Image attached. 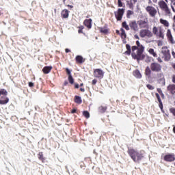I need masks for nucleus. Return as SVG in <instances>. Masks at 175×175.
<instances>
[{"label":"nucleus","mask_w":175,"mask_h":175,"mask_svg":"<svg viewBox=\"0 0 175 175\" xmlns=\"http://www.w3.org/2000/svg\"><path fill=\"white\" fill-rule=\"evenodd\" d=\"M136 46H133L131 47L132 53L131 56L133 57V59H137V61H142V59H144V46L140 44V42L137 40L136 42Z\"/></svg>","instance_id":"f257e3e1"},{"label":"nucleus","mask_w":175,"mask_h":175,"mask_svg":"<svg viewBox=\"0 0 175 175\" xmlns=\"http://www.w3.org/2000/svg\"><path fill=\"white\" fill-rule=\"evenodd\" d=\"M129 155L134 162H140L144 158V153L143 152H137L135 149H129Z\"/></svg>","instance_id":"f03ea898"},{"label":"nucleus","mask_w":175,"mask_h":175,"mask_svg":"<svg viewBox=\"0 0 175 175\" xmlns=\"http://www.w3.org/2000/svg\"><path fill=\"white\" fill-rule=\"evenodd\" d=\"M150 68L152 72H155L156 73H159V72L162 71V66L157 62L152 63Z\"/></svg>","instance_id":"7ed1b4c3"},{"label":"nucleus","mask_w":175,"mask_h":175,"mask_svg":"<svg viewBox=\"0 0 175 175\" xmlns=\"http://www.w3.org/2000/svg\"><path fill=\"white\" fill-rule=\"evenodd\" d=\"M139 36L141 38H152L153 34L152 32L148 29H142L139 31Z\"/></svg>","instance_id":"20e7f679"},{"label":"nucleus","mask_w":175,"mask_h":175,"mask_svg":"<svg viewBox=\"0 0 175 175\" xmlns=\"http://www.w3.org/2000/svg\"><path fill=\"white\" fill-rule=\"evenodd\" d=\"M161 53L163 55L162 58H164L165 61L170 60V51H169L167 47H163Z\"/></svg>","instance_id":"39448f33"},{"label":"nucleus","mask_w":175,"mask_h":175,"mask_svg":"<svg viewBox=\"0 0 175 175\" xmlns=\"http://www.w3.org/2000/svg\"><path fill=\"white\" fill-rule=\"evenodd\" d=\"M146 12L149 14L150 17H155L157 16V9L152 6H147L146 8Z\"/></svg>","instance_id":"423d86ee"},{"label":"nucleus","mask_w":175,"mask_h":175,"mask_svg":"<svg viewBox=\"0 0 175 175\" xmlns=\"http://www.w3.org/2000/svg\"><path fill=\"white\" fill-rule=\"evenodd\" d=\"M124 9L119 8L118 12H115V17L117 18L118 21H121L122 20V16H124Z\"/></svg>","instance_id":"0eeeda50"},{"label":"nucleus","mask_w":175,"mask_h":175,"mask_svg":"<svg viewBox=\"0 0 175 175\" xmlns=\"http://www.w3.org/2000/svg\"><path fill=\"white\" fill-rule=\"evenodd\" d=\"M105 72L101 69H96L94 70V77L97 79H103V76Z\"/></svg>","instance_id":"6e6552de"},{"label":"nucleus","mask_w":175,"mask_h":175,"mask_svg":"<svg viewBox=\"0 0 175 175\" xmlns=\"http://www.w3.org/2000/svg\"><path fill=\"white\" fill-rule=\"evenodd\" d=\"M139 28H146V29H148V20H141L139 21Z\"/></svg>","instance_id":"1a4fd4ad"},{"label":"nucleus","mask_w":175,"mask_h":175,"mask_svg":"<svg viewBox=\"0 0 175 175\" xmlns=\"http://www.w3.org/2000/svg\"><path fill=\"white\" fill-rule=\"evenodd\" d=\"M174 160V154H167L164 157V161H166L167 162H173Z\"/></svg>","instance_id":"9d476101"},{"label":"nucleus","mask_w":175,"mask_h":175,"mask_svg":"<svg viewBox=\"0 0 175 175\" xmlns=\"http://www.w3.org/2000/svg\"><path fill=\"white\" fill-rule=\"evenodd\" d=\"M129 27L133 31H137V23H136V21L130 22Z\"/></svg>","instance_id":"9b49d317"},{"label":"nucleus","mask_w":175,"mask_h":175,"mask_svg":"<svg viewBox=\"0 0 175 175\" xmlns=\"http://www.w3.org/2000/svg\"><path fill=\"white\" fill-rule=\"evenodd\" d=\"M92 19H86L84 21L83 24L84 25H85V27H87L88 28H92Z\"/></svg>","instance_id":"f8f14e48"},{"label":"nucleus","mask_w":175,"mask_h":175,"mask_svg":"<svg viewBox=\"0 0 175 175\" xmlns=\"http://www.w3.org/2000/svg\"><path fill=\"white\" fill-rule=\"evenodd\" d=\"M167 89V91H170V92H171V94H175V85L174 84L168 85Z\"/></svg>","instance_id":"ddd939ff"},{"label":"nucleus","mask_w":175,"mask_h":175,"mask_svg":"<svg viewBox=\"0 0 175 175\" xmlns=\"http://www.w3.org/2000/svg\"><path fill=\"white\" fill-rule=\"evenodd\" d=\"M62 17L63 18H68L69 17V11L68 10H64L62 11Z\"/></svg>","instance_id":"4468645a"},{"label":"nucleus","mask_w":175,"mask_h":175,"mask_svg":"<svg viewBox=\"0 0 175 175\" xmlns=\"http://www.w3.org/2000/svg\"><path fill=\"white\" fill-rule=\"evenodd\" d=\"M133 75L136 79H142V74L139 70H135L133 71Z\"/></svg>","instance_id":"2eb2a0df"},{"label":"nucleus","mask_w":175,"mask_h":175,"mask_svg":"<svg viewBox=\"0 0 175 175\" xmlns=\"http://www.w3.org/2000/svg\"><path fill=\"white\" fill-rule=\"evenodd\" d=\"M159 76H160L161 78L159 79V83L161 84V85H165V78L163 77V73L159 74Z\"/></svg>","instance_id":"dca6fc26"},{"label":"nucleus","mask_w":175,"mask_h":175,"mask_svg":"<svg viewBox=\"0 0 175 175\" xmlns=\"http://www.w3.org/2000/svg\"><path fill=\"white\" fill-rule=\"evenodd\" d=\"M51 69H53V67L51 66H45L42 69V72L45 74L50 73Z\"/></svg>","instance_id":"f3484780"},{"label":"nucleus","mask_w":175,"mask_h":175,"mask_svg":"<svg viewBox=\"0 0 175 175\" xmlns=\"http://www.w3.org/2000/svg\"><path fill=\"white\" fill-rule=\"evenodd\" d=\"M159 6L163 10L167 6V4L164 1H161L159 2Z\"/></svg>","instance_id":"a211bd4d"},{"label":"nucleus","mask_w":175,"mask_h":175,"mask_svg":"<svg viewBox=\"0 0 175 175\" xmlns=\"http://www.w3.org/2000/svg\"><path fill=\"white\" fill-rule=\"evenodd\" d=\"M148 53L150 54V55H152L155 58H157V57H158V55L157 54V53H155V51H154V49H150L148 50Z\"/></svg>","instance_id":"6ab92c4d"},{"label":"nucleus","mask_w":175,"mask_h":175,"mask_svg":"<svg viewBox=\"0 0 175 175\" xmlns=\"http://www.w3.org/2000/svg\"><path fill=\"white\" fill-rule=\"evenodd\" d=\"M126 48L127 51L125 52V54H126L127 55H131V53L132 52L131 49V45H129V44H126Z\"/></svg>","instance_id":"aec40b11"},{"label":"nucleus","mask_w":175,"mask_h":175,"mask_svg":"<svg viewBox=\"0 0 175 175\" xmlns=\"http://www.w3.org/2000/svg\"><path fill=\"white\" fill-rule=\"evenodd\" d=\"M167 36L168 39L172 42L173 41V36H172V31H170V29H168L167 31Z\"/></svg>","instance_id":"412c9836"},{"label":"nucleus","mask_w":175,"mask_h":175,"mask_svg":"<svg viewBox=\"0 0 175 175\" xmlns=\"http://www.w3.org/2000/svg\"><path fill=\"white\" fill-rule=\"evenodd\" d=\"M106 110H107V107L106 106H100L98 107V111L100 113H105V111H106Z\"/></svg>","instance_id":"4be33fe9"},{"label":"nucleus","mask_w":175,"mask_h":175,"mask_svg":"<svg viewBox=\"0 0 175 175\" xmlns=\"http://www.w3.org/2000/svg\"><path fill=\"white\" fill-rule=\"evenodd\" d=\"M75 103H78V105L81 104V102H83L81 100V97L79 96H75Z\"/></svg>","instance_id":"5701e85b"},{"label":"nucleus","mask_w":175,"mask_h":175,"mask_svg":"<svg viewBox=\"0 0 175 175\" xmlns=\"http://www.w3.org/2000/svg\"><path fill=\"white\" fill-rule=\"evenodd\" d=\"M160 23L163 24L165 27H169V22L164 19H160Z\"/></svg>","instance_id":"b1692460"},{"label":"nucleus","mask_w":175,"mask_h":175,"mask_svg":"<svg viewBox=\"0 0 175 175\" xmlns=\"http://www.w3.org/2000/svg\"><path fill=\"white\" fill-rule=\"evenodd\" d=\"M5 100H0V105H6L9 102V98L8 97H4Z\"/></svg>","instance_id":"393cba45"},{"label":"nucleus","mask_w":175,"mask_h":175,"mask_svg":"<svg viewBox=\"0 0 175 175\" xmlns=\"http://www.w3.org/2000/svg\"><path fill=\"white\" fill-rule=\"evenodd\" d=\"M145 73H146V76H150L151 75V68L146 67Z\"/></svg>","instance_id":"a878e982"},{"label":"nucleus","mask_w":175,"mask_h":175,"mask_svg":"<svg viewBox=\"0 0 175 175\" xmlns=\"http://www.w3.org/2000/svg\"><path fill=\"white\" fill-rule=\"evenodd\" d=\"M1 95H3L4 96H6L8 95V91L5 89H1L0 90V96Z\"/></svg>","instance_id":"bb28decb"},{"label":"nucleus","mask_w":175,"mask_h":175,"mask_svg":"<svg viewBox=\"0 0 175 175\" xmlns=\"http://www.w3.org/2000/svg\"><path fill=\"white\" fill-rule=\"evenodd\" d=\"M77 62H79V64H83V57L78 55L76 57Z\"/></svg>","instance_id":"cd10ccee"},{"label":"nucleus","mask_w":175,"mask_h":175,"mask_svg":"<svg viewBox=\"0 0 175 175\" xmlns=\"http://www.w3.org/2000/svg\"><path fill=\"white\" fill-rule=\"evenodd\" d=\"M122 27H123V28H125V29L126 30V31H129V25H128V24H126V21H124V22H123L122 23Z\"/></svg>","instance_id":"c85d7f7f"},{"label":"nucleus","mask_w":175,"mask_h":175,"mask_svg":"<svg viewBox=\"0 0 175 175\" xmlns=\"http://www.w3.org/2000/svg\"><path fill=\"white\" fill-rule=\"evenodd\" d=\"M120 31L122 39H125V38H126V33H125V30H124V29H121Z\"/></svg>","instance_id":"c756f323"},{"label":"nucleus","mask_w":175,"mask_h":175,"mask_svg":"<svg viewBox=\"0 0 175 175\" xmlns=\"http://www.w3.org/2000/svg\"><path fill=\"white\" fill-rule=\"evenodd\" d=\"M68 81L70 84H73L75 83V81L73 79V77H72V75H70V76H68Z\"/></svg>","instance_id":"7c9ffc66"},{"label":"nucleus","mask_w":175,"mask_h":175,"mask_svg":"<svg viewBox=\"0 0 175 175\" xmlns=\"http://www.w3.org/2000/svg\"><path fill=\"white\" fill-rule=\"evenodd\" d=\"M152 32L154 35H156L157 36H158V28H157V27H153Z\"/></svg>","instance_id":"2f4dec72"},{"label":"nucleus","mask_w":175,"mask_h":175,"mask_svg":"<svg viewBox=\"0 0 175 175\" xmlns=\"http://www.w3.org/2000/svg\"><path fill=\"white\" fill-rule=\"evenodd\" d=\"M100 31L102 33H107V32H108L107 29L104 28V27L100 28Z\"/></svg>","instance_id":"473e14b6"},{"label":"nucleus","mask_w":175,"mask_h":175,"mask_svg":"<svg viewBox=\"0 0 175 175\" xmlns=\"http://www.w3.org/2000/svg\"><path fill=\"white\" fill-rule=\"evenodd\" d=\"M84 117H85V118H88L90 117V112H88V111H85L83 113Z\"/></svg>","instance_id":"72a5a7b5"},{"label":"nucleus","mask_w":175,"mask_h":175,"mask_svg":"<svg viewBox=\"0 0 175 175\" xmlns=\"http://www.w3.org/2000/svg\"><path fill=\"white\" fill-rule=\"evenodd\" d=\"M157 36H159V38H161V39H163V31H162V30H159V33L157 34Z\"/></svg>","instance_id":"f704fd0d"},{"label":"nucleus","mask_w":175,"mask_h":175,"mask_svg":"<svg viewBox=\"0 0 175 175\" xmlns=\"http://www.w3.org/2000/svg\"><path fill=\"white\" fill-rule=\"evenodd\" d=\"M163 10H164V12H165L166 14H170V10L169 9V7L167 6Z\"/></svg>","instance_id":"c9c22d12"},{"label":"nucleus","mask_w":175,"mask_h":175,"mask_svg":"<svg viewBox=\"0 0 175 175\" xmlns=\"http://www.w3.org/2000/svg\"><path fill=\"white\" fill-rule=\"evenodd\" d=\"M38 159H40V161H43V152H39L38 153Z\"/></svg>","instance_id":"e433bc0d"},{"label":"nucleus","mask_w":175,"mask_h":175,"mask_svg":"<svg viewBox=\"0 0 175 175\" xmlns=\"http://www.w3.org/2000/svg\"><path fill=\"white\" fill-rule=\"evenodd\" d=\"M156 97L157 98V100L159 103L162 102V100H161V96H159V94L158 93H156Z\"/></svg>","instance_id":"4c0bfd02"},{"label":"nucleus","mask_w":175,"mask_h":175,"mask_svg":"<svg viewBox=\"0 0 175 175\" xmlns=\"http://www.w3.org/2000/svg\"><path fill=\"white\" fill-rule=\"evenodd\" d=\"M170 113H172L173 114V116H175V109L174 108H170Z\"/></svg>","instance_id":"58836bf2"},{"label":"nucleus","mask_w":175,"mask_h":175,"mask_svg":"<svg viewBox=\"0 0 175 175\" xmlns=\"http://www.w3.org/2000/svg\"><path fill=\"white\" fill-rule=\"evenodd\" d=\"M146 87H147V88H148V90H154L153 86L151 85H150V84H148V85H146Z\"/></svg>","instance_id":"ea45409f"},{"label":"nucleus","mask_w":175,"mask_h":175,"mask_svg":"<svg viewBox=\"0 0 175 175\" xmlns=\"http://www.w3.org/2000/svg\"><path fill=\"white\" fill-rule=\"evenodd\" d=\"M118 7L122 8V2L120 0H118Z\"/></svg>","instance_id":"a19ab883"},{"label":"nucleus","mask_w":175,"mask_h":175,"mask_svg":"<svg viewBox=\"0 0 175 175\" xmlns=\"http://www.w3.org/2000/svg\"><path fill=\"white\" fill-rule=\"evenodd\" d=\"M157 92H159V94H161V95H163L161 88H157Z\"/></svg>","instance_id":"79ce46f5"},{"label":"nucleus","mask_w":175,"mask_h":175,"mask_svg":"<svg viewBox=\"0 0 175 175\" xmlns=\"http://www.w3.org/2000/svg\"><path fill=\"white\" fill-rule=\"evenodd\" d=\"M66 73H67V75H68V76H70V75H72V74H70L71 71H70V70H69V68H66Z\"/></svg>","instance_id":"37998d69"},{"label":"nucleus","mask_w":175,"mask_h":175,"mask_svg":"<svg viewBox=\"0 0 175 175\" xmlns=\"http://www.w3.org/2000/svg\"><path fill=\"white\" fill-rule=\"evenodd\" d=\"M159 103V106L160 109L162 110V109H163V104H162V101H161V103Z\"/></svg>","instance_id":"c03bdc74"},{"label":"nucleus","mask_w":175,"mask_h":175,"mask_svg":"<svg viewBox=\"0 0 175 175\" xmlns=\"http://www.w3.org/2000/svg\"><path fill=\"white\" fill-rule=\"evenodd\" d=\"M96 83H98V81H97L96 79H94V80L92 81V84L93 85H95V84H96Z\"/></svg>","instance_id":"a18cd8bd"},{"label":"nucleus","mask_w":175,"mask_h":175,"mask_svg":"<svg viewBox=\"0 0 175 175\" xmlns=\"http://www.w3.org/2000/svg\"><path fill=\"white\" fill-rule=\"evenodd\" d=\"M34 84L32 82H29V87H33Z\"/></svg>","instance_id":"49530a36"},{"label":"nucleus","mask_w":175,"mask_h":175,"mask_svg":"<svg viewBox=\"0 0 175 175\" xmlns=\"http://www.w3.org/2000/svg\"><path fill=\"white\" fill-rule=\"evenodd\" d=\"M157 61H158L159 62H160V63H162V62H163L162 59H161V57H158V58H157Z\"/></svg>","instance_id":"de8ad7c7"},{"label":"nucleus","mask_w":175,"mask_h":175,"mask_svg":"<svg viewBox=\"0 0 175 175\" xmlns=\"http://www.w3.org/2000/svg\"><path fill=\"white\" fill-rule=\"evenodd\" d=\"M76 111H77V109H72V110L71 111V113H72V114H75V113H76Z\"/></svg>","instance_id":"09e8293b"},{"label":"nucleus","mask_w":175,"mask_h":175,"mask_svg":"<svg viewBox=\"0 0 175 175\" xmlns=\"http://www.w3.org/2000/svg\"><path fill=\"white\" fill-rule=\"evenodd\" d=\"M134 38H135V39H137L138 40L140 39V38H139V36H137V34H135V35L134 36Z\"/></svg>","instance_id":"8fccbe9b"},{"label":"nucleus","mask_w":175,"mask_h":175,"mask_svg":"<svg viewBox=\"0 0 175 175\" xmlns=\"http://www.w3.org/2000/svg\"><path fill=\"white\" fill-rule=\"evenodd\" d=\"M172 81L175 83V75L172 77Z\"/></svg>","instance_id":"3c124183"},{"label":"nucleus","mask_w":175,"mask_h":175,"mask_svg":"<svg viewBox=\"0 0 175 175\" xmlns=\"http://www.w3.org/2000/svg\"><path fill=\"white\" fill-rule=\"evenodd\" d=\"M171 8H172V11L175 13L174 6L171 5Z\"/></svg>","instance_id":"603ef678"},{"label":"nucleus","mask_w":175,"mask_h":175,"mask_svg":"<svg viewBox=\"0 0 175 175\" xmlns=\"http://www.w3.org/2000/svg\"><path fill=\"white\" fill-rule=\"evenodd\" d=\"M172 56L174 57V58H175V52H174V51H172Z\"/></svg>","instance_id":"864d4df0"},{"label":"nucleus","mask_w":175,"mask_h":175,"mask_svg":"<svg viewBox=\"0 0 175 175\" xmlns=\"http://www.w3.org/2000/svg\"><path fill=\"white\" fill-rule=\"evenodd\" d=\"M66 53H70V51L69 50V49H66Z\"/></svg>","instance_id":"5fc2aeb1"},{"label":"nucleus","mask_w":175,"mask_h":175,"mask_svg":"<svg viewBox=\"0 0 175 175\" xmlns=\"http://www.w3.org/2000/svg\"><path fill=\"white\" fill-rule=\"evenodd\" d=\"M80 91H81V92H84V91H85V90L84 88H80Z\"/></svg>","instance_id":"6e6d98bb"},{"label":"nucleus","mask_w":175,"mask_h":175,"mask_svg":"<svg viewBox=\"0 0 175 175\" xmlns=\"http://www.w3.org/2000/svg\"><path fill=\"white\" fill-rule=\"evenodd\" d=\"M68 8H70L71 9L73 8V5H67Z\"/></svg>","instance_id":"4d7b16f0"},{"label":"nucleus","mask_w":175,"mask_h":175,"mask_svg":"<svg viewBox=\"0 0 175 175\" xmlns=\"http://www.w3.org/2000/svg\"><path fill=\"white\" fill-rule=\"evenodd\" d=\"M172 28L174 30L175 29V23H173Z\"/></svg>","instance_id":"13d9d810"},{"label":"nucleus","mask_w":175,"mask_h":175,"mask_svg":"<svg viewBox=\"0 0 175 175\" xmlns=\"http://www.w3.org/2000/svg\"><path fill=\"white\" fill-rule=\"evenodd\" d=\"M79 84L76 83L75 84V88H79Z\"/></svg>","instance_id":"bf43d9fd"},{"label":"nucleus","mask_w":175,"mask_h":175,"mask_svg":"<svg viewBox=\"0 0 175 175\" xmlns=\"http://www.w3.org/2000/svg\"><path fill=\"white\" fill-rule=\"evenodd\" d=\"M78 32H79V33H81V32H83V30L79 29V30L78 31Z\"/></svg>","instance_id":"052dcab7"},{"label":"nucleus","mask_w":175,"mask_h":175,"mask_svg":"<svg viewBox=\"0 0 175 175\" xmlns=\"http://www.w3.org/2000/svg\"><path fill=\"white\" fill-rule=\"evenodd\" d=\"M66 1H68V0H63L64 5H66Z\"/></svg>","instance_id":"680f3d73"},{"label":"nucleus","mask_w":175,"mask_h":175,"mask_svg":"<svg viewBox=\"0 0 175 175\" xmlns=\"http://www.w3.org/2000/svg\"><path fill=\"white\" fill-rule=\"evenodd\" d=\"M64 85H68V81L64 82Z\"/></svg>","instance_id":"e2e57ef3"},{"label":"nucleus","mask_w":175,"mask_h":175,"mask_svg":"<svg viewBox=\"0 0 175 175\" xmlns=\"http://www.w3.org/2000/svg\"><path fill=\"white\" fill-rule=\"evenodd\" d=\"M173 132H174V133H175V126H174V128H173Z\"/></svg>","instance_id":"0e129e2a"},{"label":"nucleus","mask_w":175,"mask_h":175,"mask_svg":"<svg viewBox=\"0 0 175 175\" xmlns=\"http://www.w3.org/2000/svg\"><path fill=\"white\" fill-rule=\"evenodd\" d=\"M173 20H174V23H175V16H174Z\"/></svg>","instance_id":"69168bd1"},{"label":"nucleus","mask_w":175,"mask_h":175,"mask_svg":"<svg viewBox=\"0 0 175 175\" xmlns=\"http://www.w3.org/2000/svg\"><path fill=\"white\" fill-rule=\"evenodd\" d=\"M83 83H81L80 86L81 87H83Z\"/></svg>","instance_id":"338daca9"},{"label":"nucleus","mask_w":175,"mask_h":175,"mask_svg":"<svg viewBox=\"0 0 175 175\" xmlns=\"http://www.w3.org/2000/svg\"><path fill=\"white\" fill-rule=\"evenodd\" d=\"M134 2H136V0H134Z\"/></svg>","instance_id":"774afa93"}]
</instances>
